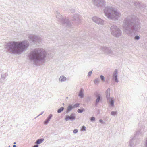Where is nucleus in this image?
Wrapping results in <instances>:
<instances>
[{
  "label": "nucleus",
  "instance_id": "1",
  "mask_svg": "<svg viewBox=\"0 0 147 147\" xmlns=\"http://www.w3.org/2000/svg\"><path fill=\"white\" fill-rule=\"evenodd\" d=\"M29 45V42L27 40L10 41L5 44L4 48L11 54H20L27 49Z\"/></svg>",
  "mask_w": 147,
  "mask_h": 147
},
{
  "label": "nucleus",
  "instance_id": "2",
  "mask_svg": "<svg viewBox=\"0 0 147 147\" xmlns=\"http://www.w3.org/2000/svg\"><path fill=\"white\" fill-rule=\"evenodd\" d=\"M123 28L124 32L130 36L131 34L138 31L140 26L136 21V17L129 16L124 20Z\"/></svg>",
  "mask_w": 147,
  "mask_h": 147
},
{
  "label": "nucleus",
  "instance_id": "3",
  "mask_svg": "<svg viewBox=\"0 0 147 147\" xmlns=\"http://www.w3.org/2000/svg\"><path fill=\"white\" fill-rule=\"evenodd\" d=\"M47 53L45 50L42 48H37L31 51L29 55L30 60L36 64L38 61L44 60Z\"/></svg>",
  "mask_w": 147,
  "mask_h": 147
},
{
  "label": "nucleus",
  "instance_id": "4",
  "mask_svg": "<svg viewBox=\"0 0 147 147\" xmlns=\"http://www.w3.org/2000/svg\"><path fill=\"white\" fill-rule=\"evenodd\" d=\"M105 16L108 19L113 20H118L121 16V14L115 8L107 6L103 10Z\"/></svg>",
  "mask_w": 147,
  "mask_h": 147
},
{
  "label": "nucleus",
  "instance_id": "5",
  "mask_svg": "<svg viewBox=\"0 0 147 147\" xmlns=\"http://www.w3.org/2000/svg\"><path fill=\"white\" fill-rule=\"evenodd\" d=\"M57 20L62 24L68 27H70L71 24L68 19L64 18L59 13L56 11L55 13Z\"/></svg>",
  "mask_w": 147,
  "mask_h": 147
},
{
  "label": "nucleus",
  "instance_id": "6",
  "mask_svg": "<svg viewBox=\"0 0 147 147\" xmlns=\"http://www.w3.org/2000/svg\"><path fill=\"white\" fill-rule=\"evenodd\" d=\"M111 32L114 36L118 38L122 34V31L117 26L113 25L110 27Z\"/></svg>",
  "mask_w": 147,
  "mask_h": 147
},
{
  "label": "nucleus",
  "instance_id": "7",
  "mask_svg": "<svg viewBox=\"0 0 147 147\" xmlns=\"http://www.w3.org/2000/svg\"><path fill=\"white\" fill-rule=\"evenodd\" d=\"M125 6L127 7H129V5H134L137 8L139 9H142L143 10L146 8L147 7L145 4H141L138 2L137 1H132V2H131V1H130V2H129V1H128L127 3V2H125Z\"/></svg>",
  "mask_w": 147,
  "mask_h": 147
},
{
  "label": "nucleus",
  "instance_id": "8",
  "mask_svg": "<svg viewBox=\"0 0 147 147\" xmlns=\"http://www.w3.org/2000/svg\"><path fill=\"white\" fill-rule=\"evenodd\" d=\"M93 4L97 7L101 8L106 5L105 0H92Z\"/></svg>",
  "mask_w": 147,
  "mask_h": 147
},
{
  "label": "nucleus",
  "instance_id": "9",
  "mask_svg": "<svg viewBox=\"0 0 147 147\" xmlns=\"http://www.w3.org/2000/svg\"><path fill=\"white\" fill-rule=\"evenodd\" d=\"M100 49L103 50L106 53L110 56H116L117 55L115 51H112L109 47L103 46L101 47Z\"/></svg>",
  "mask_w": 147,
  "mask_h": 147
},
{
  "label": "nucleus",
  "instance_id": "10",
  "mask_svg": "<svg viewBox=\"0 0 147 147\" xmlns=\"http://www.w3.org/2000/svg\"><path fill=\"white\" fill-rule=\"evenodd\" d=\"M28 38L33 42H39L40 41V37L34 35H29L28 36Z\"/></svg>",
  "mask_w": 147,
  "mask_h": 147
},
{
  "label": "nucleus",
  "instance_id": "11",
  "mask_svg": "<svg viewBox=\"0 0 147 147\" xmlns=\"http://www.w3.org/2000/svg\"><path fill=\"white\" fill-rule=\"evenodd\" d=\"M76 119V115L75 113H72L70 115H66L65 118V120L66 121H68L69 120H70L72 121Z\"/></svg>",
  "mask_w": 147,
  "mask_h": 147
},
{
  "label": "nucleus",
  "instance_id": "12",
  "mask_svg": "<svg viewBox=\"0 0 147 147\" xmlns=\"http://www.w3.org/2000/svg\"><path fill=\"white\" fill-rule=\"evenodd\" d=\"M92 19L94 22L98 24L102 25L104 24V21L103 20L98 17H93Z\"/></svg>",
  "mask_w": 147,
  "mask_h": 147
},
{
  "label": "nucleus",
  "instance_id": "13",
  "mask_svg": "<svg viewBox=\"0 0 147 147\" xmlns=\"http://www.w3.org/2000/svg\"><path fill=\"white\" fill-rule=\"evenodd\" d=\"M136 138L135 136H134L131 139H130L129 144V146L130 147H133L134 145L136 144Z\"/></svg>",
  "mask_w": 147,
  "mask_h": 147
},
{
  "label": "nucleus",
  "instance_id": "14",
  "mask_svg": "<svg viewBox=\"0 0 147 147\" xmlns=\"http://www.w3.org/2000/svg\"><path fill=\"white\" fill-rule=\"evenodd\" d=\"M117 69H115L113 75V79L117 83H118L119 82V80L117 78Z\"/></svg>",
  "mask_w": 147,
  "mask_h": 147
},
{
  "label": "nucleus",
  "instance_id": "15",
  "mask_svg": "<svg viewBox=\"0 0 147 147\" xmlns=\"http://www.w3.org/2000/svg\"><path fill=\"white\" fill-rule=\"evenodd\" d=\"M110 89L109 88H108L106 91V96L107 99L110 98Z\"/></svg>",
  "mask_w": 147,
  "mask_h": 147
},
{
  "label": "nucleus",
  "instance_id": "16",
  "mask_svg": "<svg viewBox=\"0 0 147 147\" xmlns=\"http://www.w3.org/2000/svg\"><path fill=\"white\" fill-rule=\"evenodd\" d=\"M84 90L82 88H81L79 92L78 96L81 98H82L84 96Z\"/></svg>",
  "mask_w": 147,
  "mask_h": 147
},
{
  "label": "nucleus",
  "instance_id": "17",
  "mask_svg": "<svg viewBox=\"0 0 147 147\" xmlns=\"http://www.w3.org/2000/svg\"><path fill=\"white\" fill-rule=\"evenodd\" d=\"M96 99L95 102V105H97V104L99 102L101 98V95L100 94H97L96 95Z\"/></svg>",
  "mask_w": 147,
  "mask_h": 147
},
{
  "label": "nucleus",
  "instance_id": "18",
  "mask_svg": "<svg viewBox=\"0 0 147 147\" xmlns=\"http://www.w3.org/2000/svg\"><path fill=\"white\" fill-rule=\"evenodd\" d=\"M52 115L50 114L48 117L47 119L44 121V124L45 125H47L49 122L51 117H52Z\"/></svg>",
  "mask_w": 147,
  "mask_h": 147
},
{
  "label": "nucleus",
  "instance_id": "19",
  "mask_svg": "<svg viewBox=\"0 0 147 147\" xmlns=\"http://www.w3.org/2000/svg\"><path fill=\"white\" fill-rule=\"evenodd\" d=\"M73 109H74V108L73 106L71 105H69L67 108L66 113H68Z\"/></svg>",
  "mask_w": 147,
  "mask_h": 147
},
{
  "label": "nucleus",
  "instance_id": "20",
  "mask_svg": "<svg viewBox=\"0 0 147 147\" xmlns=\"http://www.w3.org/2000/svg\"><path fill=\"white\" fill-rule=\"evenodd\" d=\"M73 18L74 20L79 22L80 21V18L78 14H74L73 16Z\"/></svg>",
  "mask_w": 147,
  "mask_h": 147
},
{
  "label": "nucleus",
  "instance_id": "21",
  "mask_svg": "<svg viewBox=\"0 0 147 147\" xmlns=\"http://www.w3.org/2000/svg\"><path fill=\"white\" fill-rule=\"evenodd\" d=\"M66 78L64 76L62 75L60 76L59 80L61 82H64L66 80Z\"/></svg>",
  "mask_w": 147,
  "mask_h": 147
},
{
  "label": "nucleus",
  "instance_id": "22",
  "mask_svg": "<svg viewBox=\"0 0 147 147\" xmlns=\"http://www.w3.org/2000/svg\"><path fill=\"white\" fill-rule=\"evenodd\" d=\"M108 100H109V104L111 106H113L114 105V101L113 99L112 98H110Z\"/></svg>",
  "mask_w": 147,
  "mask_h": 147
},
{
  "label": "nucleus",
  "instance_id": "23",
  "mask_svg": "<svg viewBox=\"0 0 147 147\" xmlns=\"http://www.w3.org/2000/svg\"><path fill=\"white\" fill-rule=\"evenodd\" d=\"M44 140L43 138H40L38 139L35 142V144H40L42 143Z\"/></svg>",
  "mask_w": 147,
  "mask_h": 147
},
{
  "label": "nucleus",
  "instance_id": "24",
  "mask_svg": "<svg viewBox=\"0 0 147 147\" xmlns=\"http://www.w3.org/2000/svg\"><path fill=\"white\" fill-rule=\"evenodd\" d=\"M64 109V108L63 107H61L60 108L58 109L57 112L58 113H60L63 111Z\"/></svg>",
  "mask_w": 147,
  "mask_h": 147
},
{
  "label": "nucleus",
  "instance_id": "25",
  "mask_svg": "<svg viewBox=\"0 0 147 147\" xmlns=\"http://www.w3.org/2000/svg\"><path fill=\"white\" fill-rule=\"evenodd\" d=\"M100 81V79H99L96 78L94 80V83L95 84H97Z\"/></svg>",
  "mask_w": 147,
  "mask_h": 147
},
{
  "label": "nucleus",
  "instance_id": "26",
  "mask_svg": "<svg viewBox=\"0 0 147 147\" xmlns=\"http://www.w3.org/2000/svg\"><path fill=\"white\" fill-rule=\"evenodd\" d=\"M84 109L83 108L82 109H79L77 110V112L79 113H82L84 111Z\"/></svg>",
  "mask_w": 147,
  "mask_h": 147
},
{
  "label": "nucleus",
  "instance_id": "27",
  "mask_svg": "<svg viewBox=\"0 0 147 147\" xmlns=\"http://www.w3.org/2000/svg\"><path fill=\"white\" fill-rule=\"evenodd\" d=\"M80 104L78 103H77L75 104L73 106L74 108H75L76 107H78L79 106Z\"/></svg>",
  "mask_w": 147,
  "mask_h": 147
},
{
  "label": "nucleus",
  "instance_id": "28",
  "mask_svg": "<svg viewBox=\"0 0 147 147\" xmlns=\"http://www.w3.org/2000/svg\"><path fill=\"white\" fill-rule=\"evenodd\" d=\"M140 37L139 36L137 35L135 36L134 38V39L135 40H138L140 39Z\"/></svg>",
  "mask_w": 147,
  "mask_h": 147
},
{
  "label": "nucleus",
  "instance_id": "29",
  "mask_svg": "<svg viewBox=\"0 0 147 147\" xmlns=\"http://www.w3.org/2000/svg\"><path fill=\"white\" fill-rule=\"evenodd\" d=\"M117 114V112L116 111H112L111 112V115L114 116L115 115Z\"/></svg>",
  "mask_w": 147,
  "mask_h": 147
},
{
  "label": "nucleus",
  "instance_id": "30",
  "mask_svg": "<svg viewBox=\"0 0 147 147\" xmlns=\"http://www.w3.org/2000/svg\"><path fill=\"white\" fill-rule=\"evenodd\" d=\"M100 77L101 79V80L102 81H104L105 80H104L105 78L104 77V76H102V75H101L100 76Z\"/></svg>",
  "mask_w": 147,
  "mask_h": 147
},
{
  "label": "nucleus",
  "instance_id": "31",
  "mask_svg": "<svg viewBox=\"0 0 147 147\" xmlns=\"http://www.w3.org/2000/svg\"><path fill=\"white\" fill-rule=\"evenodd\" d=\"M95 118L94 117H92L91 118L90 120L92 121H95Z\"/></svg>",
  "mask_w": 147,
  "mask_h": 147
},
{
  "label": "nucleus",
  "instance_id": "32",
  "mask_svg": "<svg viewBox=\"0 0 147 147\" xmlns=\"http://www.w3.org/2000/svg\"><path fill=\"white\" fill-rule=\"evenodd\" d=\"M1 79L3 80H4L5 78V77L4 76L3 74H2L1 75Z\"/></svg>",
  "mask_w": 147,
  "mask_h": 147
},
{
  "label": "nucleus",
  "instance_id": "33",
  "mask_svg": "<svg viewBox=\"0 0 147 147\" xmlns=\"http://www.w3.org/2000/svg\"><path fill=\"white\" fill-rule=\"evenodd\" d=\"M81 130L82 131H85L86 130V127L84 126H83L82 128L81 129Z\"/></svg>",
  "mask_w": 147,
  "mask_h": 147
},
{
  "label": "nucleus",
  "instance_id": "34",
  "mask_svg": "<svg viewBox=\"0 0 147 147\" xmlns=\"http://www.w3.org/2000/svg\"><path fill=\"white\" fill-rule=\"evenodd\" d=\"M92 71H90L88 73V75L89 76H91V74L92 73Z\"/></svg>",
  "mask_w": 147,
  "mask_h": 147
},
{
  "label": "nucleus",
  "instance_id": "35",
  "mask_svg": "<svg viewBox=\"0 0 147 147\" xmlns=\"http://www.w3.org/2000/svg\"><path fill=\"white\" fill-rule=\"evenodd\" d=\"M78 132V130L77 129H75L73 131V132L74 134L77 133Z\"/></svg>",
  "mask_w": 147,
  "mask_h": 147
},
{
  "label": "nucleus",
  "instance_id": "36",
  "mask_svg": "<svg viewBox=\"0 0 147 147\" xmlns=\"http://www.w3.org/2000/svg\"><path fill=\"white\" fill-rule=\"evenodd\" d=\"M99 122L101 123L102 124L104 123V122H103V121L101 119H100L99 120Z\"/></svg>",
  "mask_w": 147,
  "mask_h": 147
},
{
  "label": "nucleus",
  "instance_id": "37",
  "mask_svg": "<svg viewBox=\"0 0 147 147\" xmlns=\"http://www.w3.org/2000/svg\"><path fill=\"white\" fill-rule=\"evenodd\" d=\"M70 11H71V13H74L75 12V10L74 9H71Z\"/></svg>",
  "mask_w": 147,
  "mask_h": 147
},
{
  "label": "nucleus",
  "instance_id": "38",
  "mask_svg": "<svg viewBox=\"0 0 147 147\" xmlns=\"http://www.w3.org/2000/svg\"><path fill=\"white\" fill-rule=\"evenodd\" d=\"M43 113H44V112H43H43H42V113H41V114H40L39 115H38L37 117H36V118L38 117L39 116H40V115H42V114ZM36 118H36H35H35Z\"/></svg>",
  "mask_w": 147,
  "mask_h": 147
},
{
  "label": "nucleus",
  "instance_id": "39",
  "mask_svg": "<svg viewBox=\"0 0 147 147\" xmlns=\"http://www.w3.org/2000/svg\"><path fill=\"white\" fill-rule=\"evenodd\" d=\"M38 144H36V145H34V146H33V147H38Z\"/></svg>",
  "mask_w": 147,
  "mask_h": 147
},
{
  "label": "nucleus",
  "instance_id": "40",
  "mask_svg": "<svg viewBox=\"0 0 147 147\" xmlns=\"http://www.w3.org/2000/svg\"><path fill=\"white\" fill-rule=\"evenodd\" d=\"M13 147H16V145H13Z\"/></svg>",
  "mask_w": 147,
  "mask_h": 147
},
{
  "label": "nucleus",
  "instance_id": "41",
  "mask_svg": "<svg viewBox=\"0 0 147 147\" xmlns=\"http://www.w3.org/2000/svg\"><path fill=\"white\" fill-rule=\"evenodd\" d=\"M13 144H16V142H14Z\"/></svg>",
  "mask_w": 147,
  "mask_h": 147
},
{
  "label": "nucleus",
  "instance_id": "42",
  "mask_svg": "<svg viewBox=\"0 0 147 147\" xmlns=\"http://www.w3.org/2000/svg\"><path fill=\"white\" fill-rule=\"evenodd\" d=\"M63 105H64V103H63Z\"/></svg>",
  "mask_w": 147,
  "mask_h": 147
}]
</instances>
